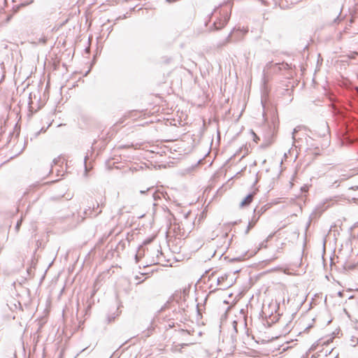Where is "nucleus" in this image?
Returning <instances> with one entry per match:
<instances>
[{
  "instance_id": "49",
  "label": "nucleus",
  "mask_w": 358,
  "mask_h": 358,
  "mask_svg": "<svg viewBox=\"0 0 358 358\" xmlns=\"http://www.w3.org/2000/svg\"><path fill=\"white\" fill-rule=\"evenodd\" d=\"M180 331H181L182 332H187V333H188V334H189V332H188V331H187V330L181 329Z\"/></svg>"
},
{
  "instance_id": "15",
  "label": "nucleus",
  "mask_w": 358,
  "mask_h": 358,
  "mask_svg": "<svg viewBox=\"0 0 358 358\" xmlns=\"http://www.w3.org/2000/svg\"><path fill=\"white\" fill-rule=\"evenodd\" d=\"M22 217H21L16 223L15 224V229L16 231V232H18L20 229V227L22 225Z\"/></svg>"
},
{
  "instance_id": "18",
  "label": "nucleus",
  "mask_w": 358,
  "mask_h": 358,
  "mask_svg": "<svg viewBox=\"0 0 358 358\" xmlns=\"http://www.w3.org/2000/svg\"><path fill=\"white\" fill-rule=\"evenodd\" d=\"M41 134L39 131H37L34 132L33 134L30 136V141H33L34 139L36 138L39 135Z\"/></svg>"
},
{
  "instance_id": "29",
  "label": "nucleus",
  "mask_w": 358,
  "mask_h": 358,
  "mask_svg": "<svg viewBox=\"0 0 358 358\" xmlns=\"http://www.w3.org/2000/svg\"><path fill=\"white\" fill-rule=\"evenodd\" d=\"M275 233H272L270 235H268V236L267 237V238L266 239V242H267L268 241H269L271 238H272L274 236Z\"/></svg>"
},
{
  "instance_id": "27",
  "label": "nucleus",
  "mask_w": 358,
  "mask_h": 358,
  "mask_svg": "<svg viewBox=\"0 0 358 358\" xmlns=\"http://www.w3.org/2000/svg\"><path fill=\"white\" fill-rule=\"evenodd\" d=\"M127 14H128V13H126V14L123 15L122 16H119L118 17H117V18L115 19V21H117V20H122V19H125V18H127Z\"/></svg>"
},
{
  "instance_id": "51",
  "label": "nucleus",
  "mask_w": 358,
  "mask_h": 358,
  "mask_svg": "<svg viewBox=\"0 0 358 358\" xmlns=\"http://www.w3.org/2000/svg\"><path fill=\"white\" fill-rule=\"evenodd\" d=\"M135 279H136V280H139V279H140V277H139L138 275H136Z\"/></svg>"
},
{
  "instance_id": "22",
  "label": "nucleus",
  "mask_w": 358,
  "mask_h": 358,
  "mask_svg": "<svg viewBox=\"0 0 358 358\" xmlns=\"http://www.w3.org/2000/svg\"><path fill=\"white\" fill-rule=\"evenodd\" d=\"M341 11L337 15V17L334 20V23H335V24L338 23L339 22H341L342 20V18H341Z\"/></svg>"
},
{
  "instance_id": "25",
  "label": "nucleus",
  "mask_w": 358,
  "mask_h": 358,
  "mask_svg": "<svg viewBox=\"0 0 358 358\" xmlns=\"http://www.w3.org/2000/svg\"><path fill=\"white\" fill-rule=\"evenodd\" d=\"M51 125V123H50L47 127H43L40 130H38L40 131V133H45L46 131V130L49 128V127Z\"/></svg>"
},
{
  "instance_id": "19",
  "label": "nucleus",
  "mask_w": 358,
  "mask_h": 358,
  "mask_svg": "<svg viewBox=\"0 0 358 358\" xmlns=\"http://www.w3.org/2000/svg\"><path fill=\"white\" fill-rule=\"evenodd\" d=\"M232 324L234 333L236 334H238V322L236 320H234Z\"/></svg>"
},
{
  "instance_id": "46",
  "label": "nucleus",
  "mask_w": 358,
  "mask_h": 358,
  "mask_svg": "<svg viewBox=\"0 0 358 358\" xmlns=\"http://www.w3.org/2000/svg\"><path fill=\"white\" fill-rule=\"evenodd\" d=\"M217 290V289H214L213 290H212V291H210V293L215 292Z\"/></svg>"
},
{
  "instance_id": "37",
  "label": "nucleus",
  "mask_w": 358,
  "mask_h": 358,
  "mask_svg": "<svg viewBox=\"0 0 358 358\" xmlns=\"http://www.w3.org/2000/svg\"><path fill=\"white\" fill-rule=\"evenodd\" d=\"M27 271L28 274L30 275H31V267L27 268Z\"/></svg>"
},
{
  "instance_id": "9",
  "label": "nucleus",
  "mask_w": 358,
  "mask_h": 358,
  "mask_svg": "<svg viewBox=\"0 0 358 358\" xmlns=\"http://www.w3.org/2000/svg\"><path fill=\"white\" fill-rule=\"evenodd\" d=\"M268 208V205H264L262 206L259 209L258 208H255V209H257V212L256 213V216L260 217V216L264 214L267 209Z\"/></svg>"
},
{
  "instance_id": "6",
  "label": "nucleus",
  "mask_w": 358,
  "mask_h": 358,
  "mask_svg": "<svg viewBox=\"0 0 358 358\" xmlns=\"http://www.w3.org/2000/svg\"><path fill=\"white\" fill-rule=\"evenodd\" d=\"M330 130L327 122H322L319 128L318 134L322 137L326 136L329 134Z\"/></svg>"
},
{
  "instance_id": "34",
  "label": "nucleus",
  "mask_w": 358,
  "mask_h": 358,
  "mask_svg": "<svg viewBox=\"0 0 358 358\" xmlns=\"http://www.w3.org/2000/svg\"><path fill=\"white\" fill-rule=\"evenodd\" d=\"M27 141H28L27 138L24 140V148H23V149H22V150L19 152V154H20V153L22 152V150L24 149L25 146H26V145H27Z\"/></svg>"
},
{
  "instance_id": "5",
  "label": "nucleus",
  "mask_w": 358,
  "mask_h": 358,
  "mask_svg": "<svg viewBox=\"0 0 358 358\" xmlns=\"http://www.w3.org/2000/svg\"><path fill=\"white\" fill-rule=\"evenodd\" d=\"M257 212V209H254L253 216L251 218V220L249 221L247 228L245 231V234L247 235L249 231L255 227L257 222L259 220V217L256 216V213Z\"/></svg>"
},
{
  "instance_id": "60",
  "label": "nucleus",
  "mask_w": 358,
  "mask_h": 358,
  "mask_svg": "<svg viewBox=\"0 0 358 358\" xmlns=\"http://www.w3.org/2000/svg\"><path fill=\"white\" fill-rule=\"evenodd\" d=\"M262 106H263V108H265V106L264 105L263 102L262 101Z\"/></svg>"
},
{
  "instance_id": "35",
  "label": "nucleus",
  "mask_w": 358,
  "mask_h": 358,
  "mask_svg": "<svg viewBox=\"0 0 358 358\" xmlns=\"http://www.w3.org/2000/svg\"><path fill=\"white\" fill-rule=\"evenodd\" d=\"M139 259H140L139 256H138L137 254H136V255H135V260H136V263H138V262Z\"/></svg>"
},
{
  "instance_id": "36",
  "label": "nucleus",
  "mask_w": 358,
  "mask_h": 358,
  "mask_svg": "<svg viewBox=\"0 0 358 358\" xmlns=\"http://www.w3.org/2000/svg\"><path fill=\"white\" fill-rule=\"evenodd\" d=\"M338 296H340V297H342L343 296V291H339L338 292Z\"/></svg>"
},
{
  "instance_id": "7",
  "label": "nucleus",
  "mask_w": 358,
  "mask_h": 358,
  "mask_svg": "<svg viewBox=\"0 0 358 358\" xmlns=\"http://www.w3.org/2000/svg\"><path fill=\"white\" fill-rule=\"evenodd\" d=\"M254 192L248 194L245 197L240 203V207L243 208L248 206L252 201Z\"/></svg>"
},
{
  "instance_id": "8",
  "label": "nucleus",
  "mask_w": 358,
  "mask_h": 358,
  "mask_svg": "<svg viewBox=\"0 0 358 358\" xmlns=\"http://www.w3.org/2000/svg\"><path fill=\"white\" fill-rule=\"evenodd\" d=\"M162 194V196L166 199V196H168V194L166 192H155L153 194H152V197H153V199L155 201H158L161 199V196L159 195Z\"/></svg>"
},
{
  "instance_id": "11",
  "label": "nucleus",
  "mask_w": 358,
  "mask_h": 358,
  "mask_svg": "<svg viewBox=\"0 0 358 358\" xmlns=\"http://www.w3.org/2000/svg\"><path fill=\"white\" fill-rule=\"evenodd\" d=\"M95 210V207L94 206H93L92 208H91V206H89V208L88 209H86L85 211H84V214L86 215V216H90L92 217V213Z\"/></svg>"
},
{
  "instance_id": "63",
  "label": "nucleus",
  "mask_w": 358,
  "mask_h": 358,
  "mask_svg": "<svg viewBox=\"0 0 358 358\" xmlns=\"http://www.w3.org/2000/svg\"><path fill=\"white\" fill-rule=\"evenodd\" d=\"M355 291H356V292H358V288H357V289H355Z\"/></svg>"
},
{
  "instance_id": "13",
  "label": "nucleus",
  "mask_w": 358,
  "mask_h": 358,
  "mask_svg": "<svg viewBox=\"0 0 358 358\" xmlns=\"http://www.w3.org/2000/svg\"><path fill=\"white\" fill-rule=\"evenodd\" d=\"M34 2V0L24 1L21 2L19 5L16 6L17 8L19 9L20 7L28 6Z\"/></svg>"
},
{
  "instance_id": "20",
  "label": "nucleus",
  "mask_w": 358,
  "mask_h": 358,
  "mask_svg": "<svg viewBox=\"0 0 358 358\" xmlns=\"http://www.w3.org/2000/svg\"><path fill=\"white\" fill-rule=\"evenodd\" d=\"M170 301H168L159 310V313H161L166 310V308H169Z\"/></svg>"
},
{
  "instance_id": "32",
  "label": "nucleus",
  "mask_w": 358,
  "mask_h": 358,
  "mask_svg": "<svg viewBox=\"0 0 358 358\" xmlns=\"http://www.w3.org/2000/svg\"><path fill=\"white\" fill-rule=\"evenodd\" d=\"M196 312H197L198 315H201L199 303L196 304Z\"/></svg>"
},
{
  "instance_id": "39",
  "label": "nucleus",
  "mask_w": 358,
  "mask_h": 358,
  "mask_svg": "<svg viewBox=\"0 0 358 358\" xmlns=\"http://www.w3.org/2000/svg\"><path fill=\"white\" fill-rule=\"evenodd\" d=\"M203 159H199V160L198 161V162H197V165H199L200 164H201V163L203 162Z\"/></svg>"
},
{
  "instance_id": "12",
  "label": "nucleus",
  "mask_w": 358,
  "mask_h": 358,
  "mask_svg": "<svg viewBox=\"0 0 358 358\" xmlns=\"http://www.w3.org/2000/svg\"><path fill=\"white\" fill-rule=\"evenodd\" d=\"M96 208H98L99 206H103L105 205L106 198L103 196H101L100 199H96Z\"/></svg>"
},
{
  "instance_id": "26",
  "label": "nucleus",
  "mask_w": 358,
  "mask_h": 358,
  "mask_svg": "<svg viewBox=\"0 0 358 358\" xmlns=\"http://www.w3.org/2000/svg\"><path fill=\"white\" fill-rule=\"evenodd\" d=\"M115 317H116L115 315H113V316L109 315V316H108V322H111L114 321Z\"/></svg>"
},
{
  "instance_id": "45",
  "label": "nucleus",
  "mask_w": 358,
  "mask_h": 358,
  "mask_svg": "<svg viewBox=\"0 0 358 358\" xmlns=\"http://www.w3.org/2000/svg\"><path fill=\"white\" fill-rule=\"evenodd\" d=\"M295 132H296V129H294V131L292 132V135L294 136ZM294 138V136H292Z\"/></svg>"
},
{
  "instance_id": "61",
  "label": "nucleus",
  "mask_w": 358,
  "mask_h": 358,
  "mask_svg": "<svg viewBox=\"0 0 358 358\" xmlns=\"http://www.w3.org/2000/svg\"><path fill=\"white\" fill-rule=\"evenodd\" d=\"M224 303H228V301H224Z\"/></svg>"
},
{
  "instance_id": "52",
  "label": "nucleus",
  "mask_w": 358,
  "mask_h": 358,
  "mask_svg": "<svg viewBox=\"0 0 358 358\" xmlns=\"http://www.w3.org/2000/svg\"><path fill=\"white\" fill-rule=\"evenodd\" d=\"M332 338H330L329 340H328V341H327V343H329V342H331V341H332Z\"/></svg>"
},
{
  "instance_id": "10",
  "label": "nucleus",
  "mask_w": 358,
  "mask_h": 358,
  "mask_svg": "<svg viewBox=\"0 0 358 358\" xmlns=\"http://www.w3.org/2000/svg\"><path fill=\"white\" fill-rule=\"evenodd\" d=\"M155 330V327L151 324L148 329L143 331L144 336L149 337Z\"/></svg>"
},
{
  "instance_id": "62",
  "label": "nucleus",
  "mask_w": 358,
  "mask_h": 358,
  "mask_svg": "<svg viewBox=\"0 0 358 358\" xmlns=\"http://www.w3.org/2000/svg\"><path fill=\"white\" fill-rule=\"evenodd\" d=\"M208 299V295L206 296V297L205 298V301L207 300Z\"/></svg>"
},
{
  "instance_id": "24",
  "label": "nucleus",
  "mask_w": 358,
  "mask_h": 358,
  "mask_svg": "<svg viewBox=\"0 0 358 358\" xmlns=\"http://www.w3.org/2000/svg\"><path fill=\"white\" fill-rule=\"evenodd\" d=\"M244 258L243 257H236V258H232L230 259V262H238V261H241L243 260Z\"/></svg>"
},
{
  "instance_id": "40",
  "label": "nucleus",
  "mask_w": 358,
  "mask_h": 358,
  "mask_svg": "<svg viewBox=\"0 0 358 358\" xmlns=\"http://www.w3.org/2000/svg\"><path fill=\"white\" fill-rule=\"evenodd\" d=\"M101 213V210H100L98 213L94 215V217H96L98 215Z\"/></svg>"
},
{
  "instance_id": "42",
  "label": "nucleus",
  "mask_w": 358,
  "mask_h": 358,
  "mask_svg": "<svg viewBox=\"0 0 358 358\" xmlns=\"http://www.w3.org/2000/svg\"><path fill=\"white\" fill-rule=\"evenodd\" d=\"M184 312L185 311V308H181L180 309L178 310V312L179 313H181V312Z\"/></svg>"
},
{
  "instance_id": "3",
  "label": "nucleus",
  "mask_w": 358,
  "mask_h": 358,
  "mask_svg": "<svg viewBox=\"0 0 358 358\" xmlns=\"http://www.w3.org/2000/svg\"><path fill=\"white\" fill-rule=\"evenodd\" d=\"M229 277H230V274H229V273H225L223 275L219 277L217 280V285H222L224 282H227V283L223 286L222 289L225 290V289L229 288L234 284V282H236V278H232L229 279Z\"/></svg>"
},
{
  "instance_id": "21",
  "label": "nucleus",
  "mask_w": 358,
  "mask_h": 358,
  "mask_svg": "<svg viewBox=\"0 0 358 358\" xmlns=\"http://www.w3.org/2000/svg\"><path fill=\"white\" fill-rule=\"evenodd\" d=\"M280 69H290V65L288 64L287 63H282L280 64Z\"/></svg>"
},
{
  "instance_id": "57",
  "label": "nucleus",
  "mask_w": 358,
  "mask_h": 358,
  "mask_svg": "<svg viewBox=\"0 0 358 358\" xmlns=\"http://www.w3.org/2000/svg\"><path fill=\"white\" fill-rule=\"evenodd\" d=\"M331 322V320H329L327 322V324H329Z\"/></svg>"
},
{
  "instance_id": "38",
  "label": "nucleus",
  "mask_w": 358,
  "mask_h": 358,
  "mask_svg": "<svg viewBox=\"0 0 358 358\" xmlns=\"http://www.w3.org/2000/svg\"><path fill=\"white\" fill-rule=\"evenodd\" d=\"M241 271V269H237V270H235L233 271V274H236V273H238Z\"/></svg>"
},
{
  "instance_id": "59",
  "label": "nucleus",
  "mask_w": 358,
  "mask_h": 358,
  "mask_svg": "<svg viewBox=\"0 0 358 358\" xmlns=\"http://www.w3.org/2000/svg\"><path fill=\"white\" fill-rule=\"evenodd\" d=\"M141 275H145L146 273H141Z\"/></svg>"
},
{
  "instance_id": "23",
  "label": "nucleus",
  "mask_w": 358,
  "mask_h": 358,
  "mask_svg": "<svg viewBox=\"0 0 358 358\" xmlns=\"http://www.w3.org/2000/svg\"><path fill=\"white\" fill-rule=\"evenodd\" d=\"M353 143H358V133L353 134L352 136Z\"/></svg>"
},
{
  "instance_id": "58",
  "label": "nucleus",
  "mask_w": 358,
  "mask_h": 358,
  "mask_svg": "<svg viewBox=\"0 0 358 358\" xmlns=\"http://www.w3.org/2000/svg\"><path fill=\"white\" fill-rule=\"evenodd\" d=\"M214 275V273H212L209 278H210Z\"/></svg>"
},
{
  "instance_id": "53",
  "label": "nucleus",
  "mask_w": 358,
  "mask_h": 358,
  "mask_svg": "<svg viewBox=\"0 0 358 358\" xmlns=\"http://www.w3.org/2000/svg\"><path fill=\"white\" fill-rule=\"evenodd\" d=\"M108 30H109V33H110L112 31V30H113L112 27H109Z\"/></svg>"
},
{
  "instance_id": "48",
  "label": "nucleus",
  "mask_w": 358,
  "mask_h": 358,
  "mask_svg": "<svg viewBox=\"0 0 358 358\" xmlns=\"http://www.w3.org/2000/svg\"><path fill=\"white\" fill-rule=\"evenodd\" d=\"M355 336H352V338H351V341H352V342H354V341H355Z\"/></svg>"
},
{
  "instance_id": "44",
  "label": "nucleus",
  "mask_w": 358,
  "mask_h": 358,
  "mask_svg": "<svg viewBox=\"0 0 358 358\" xmlns=\"http://www.w3.org/2000/svg\"><path fill=\"white\" fill-rule=\"evenodd\" d=\"M42 106H43V104H42V105L38 106V107L36 109H35V112H36V111H37L38 109H40Z\"/></svg>"
},
{
  "instance_id": "28",
  "label": "nucleus",
  "mask_w": 358,
  "mask_h": 358,
  "mask_svg": "<svg viewBox=\"0 0 358 358\" xmlns=\"http://www.w3.org/2000/svg\"><path fill=\"white\" fill-rule=\"evenodd\" d=\"M356 267L355 264H351L348 266V268L345 267V269L352 270Z\"/></svg>"
},
{
  "instance_id": "43",
  "label": "nucleus",
  "mask_w": 358,
  "mask_h": 358,
  "mask_svg": "<svg viewBox=\"0 0 358 358\" xmlns=\"http://www.w3.org/2000/svg\"><path fill=\"white\" fill-rule=\"evenodd\" d=\"M312 327H313V324H310V325H308V326L306 327V330H308V329H310V328H312Z\"/></svg>"
},
{
  "instance_id": "55",
  "label": "nucleus",
  "mask_w": 358,
  "mask_h": 358,
  "mask_svg": "<svg viewBox=\"0 0 358 358\" xmlns=\"http://www.w3.org/2000/svg\"><path fill=\"white\" fill-rule=\"evenodd\" d=\"M308 353L307 352V353L306 354V355H305L303 357L307 358V357H308Z\"/></svg>"
},
{
  "instance_id": "1",
  "label": "nucleus",
  "mask_w": 358,
  "mask_h": 358,
  "mask_svg": "<svg viewBox=\"0 0 358 358\" xmlns=\"http://www.w3.org/2000/svg\"><path fill=\"white\" fill-rule=\"evenodd\" d=\"M263 117L267 127L264 132V138L267 145H269L273 142L279 127L277 109L273 106H271L267 109L266 112H264Z\"/></svg>"
},
{
  "instance_id": "2",
  "label": "nucleus",
  "mask_w": 358,
  "mask_h": 358,
  "mask_svg": "<svg viewBox=\"0 0 358 358\" xmlns=\"http://www.w3.org/2000/svg\"><path fill=\"white\" fill-rule=\"evenodd\" d=\"M220 8L219 11L220 16L213 23V24L209 27V31H219L222 29L225 25L228 23L230 16H231V7L229 3L225 2L223 4L219 5L217 7H215L213 10L208 14V19L205 22V27H208L212 16L214 13H217L218 9Z\"/></svg>"
},
{
  "instance_id": "64",
  "label": "nucleus",
  "mask_w": 358,
  "mask_h": 358,
  "mask_svg": "<svg viewBox=\"0 0 358 358\" xmlns=\"http://www.w3.org/2000/svg\"><path fill=\"white\" fill-rule=\"evenodd\" d=\"M357 343H358V338H357Z\"/></svg>"
},
{
  "instance_id": "56",
  "label": "nucleus",
  "mask_w": 358,
  "mask_h": 358,
  "mask_svg": "<svg viewBox=\"0 0 358 358\" xmlns=\"http://www.w3.org/2000/svg\"><path fill=\"white\" fill-rule=\"evenodd\" d=\"M12 136H13V133H12V132H10V133L9 134V137H11Z\"/></svg>"
},
{
  "instance_id": "17",
  "label": "nucleus",
  "mask_w": 358,
  "mask_h": 358,
  "mask_svg": "<svg viewBox=\"0 0 358 358\" xmlns=\"http://www.w3.org/2000/svg\"><path fill=\"white\" fill-rule=\"evenodd\" d=\"M31 96H32V93H30L29 96V102H28L29 107L30 110L34 109V108H33L34 102L31 100Z\"/></svg>"
},
{
  "instance_id": "31",
  "label": "nucleus",
  "mask_w": 358,
  "mask_h": 358,
  "mask_svg": "<svg viewBox=\"0 0 358 358\" xmlns=\"http://www.w3.org/2000/svg\"><path fill=\"white\" fill-rule=\"evenodd\" d=\"M59 161H60V158H59V157H58V158H55V159H53V164L56 165V164H58V162H59Z\"/></svg>"
},
{
  "instance_id": "4",
  "label": "nucleus",
  "mask_w": 358,
  "mask_h": 358,
  "mask_svg": "<svg viewBox=\"0 0 358 358\" xmlns=\"http://www.w3.org/2000/svg\"><path fill=\"white\" fill-rule=\"evenodd\" d=\"M245 33L246 32L243 30L236 29V28H234L226 38V42L230 43L234 41H240L243 37Z\"/></svg>"
},
{
  "instance_id": "50",
  "label": "nucleus",
  "mask_w": 358,
  "mask_h": 358,
  "mask_svg": "<svg viewBox=\"0 0 358 358\" xmlns=\"http://www.w3.org/2000/svg\"><path fill=\"white\" fill-rule=\"evenodd\" d=\"M238 222H241V220H238V221L234 222H233V224H236Z\"/></svg>"
},
{
  "instance_id": "54",
  "label": "nucleus",
  "mask_w": 358,
  "mask_h": 358,
  "mask_svg": "<svg viewBox=\"0 0 358 358\" xmlns=\"http://www.w3.org/2000/svg\"><path fill=\"white\" fill-rule=\"evenodd\" d=\"M353 298H354V296H353V295H352V296H349V298H348V299H353Z\"/></svg>"
},
{
  "instance_id": "30",
  "label": "nucleus",
  "mask_w": 358,
  "mask_h": 358,
  "mask_svg": "<svg viewBox=\"0 0 358 358\" xmlns=\"http://www.w3.org/2000/svg\"><path fill=\"white\" fill-rule=\"evenodd\" d=\"M152 188H153V187H149V188H148L146 190H141V191H140V193H141V194H145V192H148V191L150 190V189H152Z\"/></svg>"
},
{
  "instance_id": "41",
  "label": "nucleus",
  "mask_w": 358,
  "mask_h": 358,
  "mask_svg": "<svg viewBox=\"0 0 358 358\" xmlns=\"http://www.w3.org/2000/svg\"><path fill=\"white\" fill-rule=\"evenodd\" d=\"M169 328L173 327H174V323L172 322V324H169Z\"/></svg>"
},
{
  "instance_id": "47",
  "label": "nucleus",
  "mask_w": 358,
  "mask_h": 358,
  "mask_svg": "<svg viewBox=\"0 0 358 358\" xmlns=\"http://www.w3.org/2000/svg\"><path fill=\"white\" fill-rule=\"evenodd\" d=\"M145 279H143V280H142L139 281L138 282H137V285L141 284V282H144V281H145Z\"/></svg>"
},
{
  "instance_id": "16",
  "label": "nucleus",
  "mask_w": 358,
  "mask_h": 358,
  "mask_svg": "<svg viewBox=\"0 0 358 358\" xmlns=\"http://www.w3.org/2000/svg\"><path fill=\"white\" fill-rule=\"evenodd\" d=\"M250 132L253 136V141L257 143L260 140L259 137L255 134V132L252 129H251Z\"/></svg>"
},
{
  "instance_id": "14",
  "label": "nucleus",
  "mask_w": 358,
  "mask_h": 358,
  "mask_svg": "<svg viewBox=\"0 0 358 358\" xmlns=\"http://www.w3.org/2000/svg\"><path fill=\"white\" fill-rule=\"evenodd\" d=\"M36 248L35 249V250L34 252V255H35V254L38 248H44V245H43L42 242L40 240L36 241Z\"/></svg>"
},
{
  "instance_id": "33",
  "label": "nucleus",
  "mask_w": 358,
  "mask_h": 358,
  "mask_svg": "<svg viewBox=\"0 0 358 358\" xmlns=\"http://www.w3.org/2000/svg\"><path fill=\"white\" fill-rule=\"evenodd\" d=\"M87 158H88V156H87V155L85 156V158H84V164H85V171H87L86 162H87Z\"/></svg>"
}]
</instances>
